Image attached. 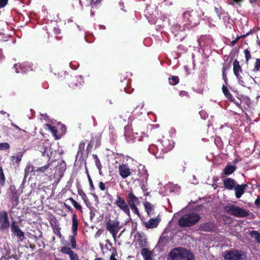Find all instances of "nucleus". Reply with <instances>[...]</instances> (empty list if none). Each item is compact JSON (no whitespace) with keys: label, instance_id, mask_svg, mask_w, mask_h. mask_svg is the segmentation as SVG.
Instances as JSON below:
<instances>
[{"label":"nucleus","instance_id":"9","mask_svg":"<svg viewBox=\"0 0 260 260\" xmlns=\"http://www.w3.org/2000/svg\"><path fill=\"white\" fill-rule=\"evenodd\" d=\"M10 225L8 215L6 211H0V230L8 231Z\"/></svg>","mask_w":260,"mask_h":260},{"label":"nucleus","instance_id":"13","mask_svg":"<svg viewBox=\"0 0 260 260\" xmlns=\"http://www.w3.org/2000/svg\"><path fill=\"white\" fill-rule=\"evenodd\" d=\"M135 238H137V241L140 248H144L148 246L147 239L144 233L138 232L135 235Z\"/></svg>","mask_w":260,"mask_h":260},{"label":"nucleus","instance_id":"47","mask_svg":"<svg viewBox=\"0 0 260 260\" xmlns=\"http://www.w3.org/2000/svg\"><path fill=\"white\" fill-rule=\"evenodd\" d=\"M86 173H87V177H88V181H89V185H90V188L91 190H94V186L93 185V182H92V180L90 177V176L88 173V171L87 170V169H86Z\"/></svg>","mask_w":260,"mask_h":260},{"label":"nucleus","instance_id":"60","mask_svg":"<svg viewBox=\"0 0 260 260\" xmlns=\"http://www.w3.org/2000/svg\"><path fill=\"white\" fill-rule=\"evenodd\" d=\"M254 204L257 208H260V198H258L255 200Z\"/></svg>","mask_w":260,"mask_h":260},{"label":"nucleus","instance_id":"18","mask_svg":"<svg viewBox=\"0 0 260 260\" xmlns=\"http://www.w3.org/2000/svg\"><path fill=\"white\" fill-rule=\"evenodd\" d=\"M118 170L120 176L123 179L127 178L131 174L130 169L127 165H120L118 167Z\"/></svg>","mask_w":260,"mask_h":260},{"label":"nucleus","instance_id":"26","mask_svg":"<svg viewBox=\"0 0 260 260\" xmlns=\"http://www.w3.org/2000/svg\"><path fill=\"white\" fill-rule=\"evenodd\" d=\"M222 91L225 97L230 102H234V98L229 91L227 87L224 85L222 86Z\"/></svg>","mask_w":260,"mask_h":260},{"label":"nucleus","instance_id":"57","mask_svg":"<svg viewBox=\"0 0 260 260\" xmlns=\"http://www.w3.org/2000/svg\"><path fill=\"white\" fill-rule=\"evenodd\" d=\"M239 108L242 109L241 107V101H236L234 99V102H233Z\"/></svg>","mask_w":260,"mask_h":260},{"label":"nucleus","instance_id":"31","mask_svg":"<svg viewBox=\"0 0 260 260\" xmlns=\"http://www.w3.org/2000/svg\"><path fill=\"white\" fill-rule=\"evenodd\" d=\"M46 126L48 127L49 129L51 131L52 135L55 138L56 140L59 139L60 136L57 135V129L54 126H52L49 124H46Z\"/></svg>","mask_w":260,"mask_h":260},{"label":"nucleus","instance_id":"7","mask_svg":"<svg viewBox=\"0 0 260 260\" xmlns=\"http://www.w3.org/2000/svg\"><path fill=\"white\" fill-rule=\"evenodd\" d=\"M106 229L112 234L115 239L117 233L121 229L120 222L118 220H109L106 224Z\"/></svg>","mask_w":260,"mask_h":260},{"label":"nucleus","instance_id":"20","mask_svg":"<svg viewBox=\"0 0 260 260\" xmlns=\"http://www.w3.org/2000/svg\"><path fill=\"white\" fill-rule=\"evenodd\" d=\"M224 187L228 190H233L236 187L237 182L231 178H225L223 180Z\"/></svg>","mask_w":260,"mask_h":260},{"label":"nucleus","instance_id":"48","mask_svg":"<svg viewBox=\"0 0 260 260\" xmlns=\"http://www.w3.org/2000/svg\"><path fill=\"white\" fill-rule=\"evenodd\" d=\"M244 0H231L229 2V4L232 6L237 5L239 6H241V4L244 2Z\"/></svg>","mask_w":260,"mask_h":260},{"label":"nucleus","instance_id":"19","mask_svg":"<svg viewBox=\"0 0 260 260\" xmlns=\"http://www.w3.org/2000/svg\"><path fill=\"white\" fill-rule=\"evenodd\" d=\"M160 220L158 216L155 218H151L149 219L148 221L145 222L144 224L147 229H154L157 227Z\"/></svg>","mask_w":260,"mask_h":260},{"label":"nucleus","instance_id":"22","mask_svg":"<svg viewBox=\"0 0 260 260\" xmlns=\"http://www.w3.org/2000/svg\"><path fill=\"white\" fill-rule=\"evenodd\" d=\"M14 68L15 69V71L17 73H25L30 70V67L24 63L19 64V65L15 64Z\"/></svg>","mask_w":260,"mask_h":260},{"label":"nucleus","instance_id":"15","mask_svg":"<svg viewBox=\"0 0 260 260\" xmlns=\"http://www.w3.org/2000/svg\"><path fill=\"white\" fill-rule=\"evenodd\" d=\"M199 230L205 232H213L216 229V224L214 222H206L201 223L199 228Z\"/></svg>","mask_w":260,"mask_h":260},{"label":"nucleus","instance_id":"64","mask_svg":"<svg viewBox=\"0 0 260 260\" xmlns=\"http://www.w3.org/2000/svg\"><path fill=\"white\" fill-rule=\"evenodd\" d=\"M95 216V214L92 212V211H90V219H92Z\"/></svg>","mask_w":260,"mask_h":260},{"label":"nucleus","instance_id":"38","mask_svg":"<svg viewBox=\"0 0 260 260\" xmlns=\"http://www.w3.org/2000/svg\"><path fill=\"white\" fill-rule=\"evenodd\" d=\"M92 156H93V159H94L95 166L99 171V173L101 174V172H102L101 170H102V165L100 162V160L98 156H97V155L93 154L92 155Z\"/></svg>","mask_w":260,"mask_h":260},{"label":"nucleus","instance_id":"37","mask_svg":"<svg viewBox=\"0 0 260 260\" xmlns=\"http://www.w3.org/2000/svg\"><path fill=\"white\" fill-rule=\"evenodd\" d=\"M51 163L49 162L44 166L38 168L37 169L35 170V172H37L38 173H45L49 168V167L51 166Z\"/></svg>","mask_w":260,"mask_h":260},{"label":"nucleus","instance_id":"27","mask_svg":"<svg viewBox=\"0 0 260 260\" xmlns=\"http://www.w3.org/2000/svg\"><path fill=\"white\" fill-rule=\"evenodd\" d=\"M77 235H74L73 234L72 235H70L69 237V239L70 240V244H68V246H70L71 247L70 248L73 249H76L77 248V242H76V236H77Z\"/></svg>","mask_w":260,"mask_h":260},{"label":"nucleus","instance_id":"41","mask_svg":"<svg viewBox=\"0 0 260 260\" xmlns=\"http://www.w3.org/2000/svg\"><path fill=\"white\" fill-rule=\"evenodd\" d=\"M112 253L110 256V260H118L117 250L115 248H112Z\"/></svg>","mask_w":260,"mask_h":260},{"label":"nucleus","instance_id":"6","mask_svg":"<svg viewBox=\"0 0 260 260\" xmlns=\"http://www.w3.org/2000/svg\"><path fill=\"white\" fill-rule=\"evenodd\" d=\"M156 147L157 151L155 153L156 158H162L161 153L164 154L168 152L172 149V146L169 144V141L167 140H163L158 143L157 145H153L151 146V148Z\"/></svg>","mask_w":260,"mask_h":260},{"label":"nucleus","instance_id":"58","mask_svg":"<svg viewBox=\"0 0 260 260\" xmlns=\"http://www.w3.org/2000/svg\"><path fill=\"white\" fill-rule=\"evenodd\" d=\"M64 206L66 207V208L69 211H70L71 212H73V208H72L71 206H70V205L67 204L66 203H64Z\"/></svg>","mask_w":260,"mask_h":260},{"label":"nucleus","instance_id":"46","mask_svg":"<svg viewBox=\"0 0 260 260\" xmlns=\"http://www.w3.org/2000/svg\"><path fill=\"white\" fill-rule=\"evenodd\" d=\"M93 140H90L89 143L88 144L86 149V153L87 155H88L89 153L91 151V149L92 148V147L93 146Z\"/></svg>","mask_w":260,"mask_h":260},{"label":"nucleus","instance_id":"11","mask_svg":"<svg viewBox=\"0 0 260 260\" xmlns=\"http://www.w3.org/2000/svg\"><path fill=\"white\" fill-rule=\"evenodd\" d=\"M238 162L237 159H235L233 161L235 164ZM237 169V167L235 165H231L230 163H228L225 167L221 173V177L222 178H225L233 173Z\"/></svg>","mask_w":260,"mask_h":260},{"label":"nucleus","instance_id":"44","mask_svg":"<svg viewBox=\"0 0 260 260\" xmlns=\"http://www.w3.org/2000/svg\"><path fill=\"white\" fill-rule=\"evenodd\" d=\"M254 72L260 71V58H257L254 63V66L253 69Z\"/></svg>","mask_w":260,"mask_h":260},{"label":"nucleus","instance_id":"16","mask_svg":"<svg viewBox=\"0 0 260 260\" xmlns=\"http://www.w3.org/2000/svg\"><path fill=\"white\" fill-rule=\"evenodd\" d=\"M126 201L129 207L140 204L139 199L132 191H128L126 197Z\"/></svg>","mask_w":260,"mask_h":260},{"label":"nucleus","instance_id":"34","mask_svg":"<svg viewBox=\"0 0 260 260\" xmlns=\"http://www.w3.org/2000/svg\"><path fill=\"white\" fill-rule=\"evenodd\" d=\"M86 141H83L80 143L78 147L77 155L82 156L85 150V146Z\"/></svg>","mask_w":260,"mask_h":260},{"label":"nucleus","instance_id":"54","mask_svg":"<svg viewBox=\"0 0 260 260\" xmlns=\"http://www.w3.org/2000/svg\"><path fill=\"white\" fill-rule=\"evenodd\" d=\"M8 0H0V8H3L6 6Z\"/></svg>","mask_w":260,"mask_h":260},{"label":"nucleus","instance_id":"14","mask_svg":"<svg viewBox=\"0 0 260 260\" xmlns=\"http://www.w3.org/2000/svg\"><path fill=\"white\" fill-rule=\"evenodd\" d=\"M60 251L63 254H68L70 260H80L78 254L69 246L61 247Z\"/></svg>","mask_w":260,"mask_h":260},{"label":"nucleus","instance_id":"2","mask_svg":"<svg viewBox=\"0 0 260 260\" xmlns=\"http://www.w3.org/2000/svg\"><path fill=\"white\" fill-rule=\"evenodd\" d=\"M201 219L200 215L192 212L181 216L178 220V225L182 228L190 227L197 223Z\"/></svg>","mask_w":260,"mask_h":260},{"label":"nucleus","instance_id":"21","mask_svg":"<svg viewBox=\"0 0 260 260\" xmlns=\"http://www.w3.org/2000/svg\"><path fill=\"white\" fill-rule=\"evenodd\" d=\"M248 187L246 184H237L236 187L234 188L235 191V196L237 199L240 198L242 196L244 193L245 190Z\"/></svg>","mask_w":260,"mask_h":260},{"label":"nucleus","instance_id":"42","mask_svg":"<svg viewBox=\"0 0 260 260\" xmlns=\"http://www.w3.org/2000/svg\"><path fill=\"white\" fill-rule=\"evenodd\" d=\"M222 19L224 23L228 24H231L232 20L231 18V16L227 12H225L224 14L222 15Z\"/></svg>","mask_w":260,"mask_h":260},{"label":"nucleus","instance_id":"40","mask_svg":"<svg viewBox=\"0 0 260 260\" xmlns=\"http://www.w3.org/2000/svg\"><path fill=\"white\" fill-rule=\"evenodd\" d=\"M214 10L219 19H221V16L224 14L225 11L224 10L221 8V7H219V8H217L215 7Z\"/></svg>","mask_w":260,"mask_h":260},{"label":"nucleus","instance_id":"39","mask_svg":"<svg viewBox=\"0 0 260 260\" xmlns=\"http://www.w3.org/2000/svg\"><path fill=\"white\" fill-rule=\"evenodd\" d=\"M68 200L70 201L74 206V207L78 210L82 212V207L73 198H70L68 199Z\"/></svg>","mask_w":260,"mask_h":260},{"label":"nucleus","instance_id":"59","mask_svg":"<svg viewBox=\"0 0 260 260\" xmlns=\"http://www.w3.org/2000/svg\"><path fill=\"white\" fill-rule=\"evenodd\" d=\"M222 78L225 82V83L227 84L228 79L226 72H222Z\"/></svg>","mask_w":260,"mask_h":260},{"label":"nucleus","instance_id":"28","mask_svg":"<svg viewBox=\"0 0 260 260\" xmlns=\"http://www.w3.org/2000/svg\"><path fill=\"white\" fill-rule=\"evenodd\" d=\"M35 168L31 164H28L24 169L23 180H25L30 172H35Z\"/></svg>","mask_w":260,"mask_h":260},{"label":"nucleus","instance_id":"8","mask_svg":"<svg viewBox=\"0 0 260 260\" xmlns=\"http://www.w3.org/2000/svg\"><path fill=\"white\" fill-rule=\"evenodd\" d=\"M125 214L130 216V209L126 201L122 197L118 194L114 203Z\"/></svg>","mask_w":260,"mask_h":260},{"label":"nucleus","instance_id":"43","mask_svg":"<svg viewBox=\"0 0 260 260\" xmlns=\"http://www.w3.org/2000/svg\"><path fill=\"white\" fill-rule=\"evenodd\" d=\"M93 140V144L95 143V145L96 146H99L100 145L101 141V137L100 135H95L94 136H92L91 137L90 140Z\"/></svg>","mask_w":260,"mask_h":260},{"label":"nucleus","instance_id":"12","mask_svg":"<svg viewBox=\"0 0 260 260\" xmlns=\"http://www.w3.org/2000/svg\"><path fill=\"white\" fill-rule=\"evenodd\" d=\"M233 72L239 82L243 83L244 82L242 80V77L240 75V73H242V69L240 65L239 61L237 59L233 62Z\"/></svg>","mask_w":260,"mask_h":260},{"label":"nucleus","instance_id":"32","mask_svg":"<svg viewBox=\"0 0 260 260\" xmlns=\"http://www.w3.org/2000/svg\"><path fill=\"white\" fill-rule=\"evenodd\" d=\"M250 236L254 238L256 242L260 244V233L256 231H251L249 232Z\"/></svg>","mask_w":260,"mask_h":260},{"label":"nucleus","instance_id":"1","mask_svg":"<svg viewBox=\"0 0 260 260\" xmlns=\"http://www.w3.org/2000/svg\"><path fill=\"white\" fill-rule=\"evenodd\" d=\"M171 260H194L193 254L188 250L182 248H175L169 254Z\"/></svg>","mask_w":260,"mask_h":260},{"label":"nucleus","instance_id":"17","mask_svg":"<svg viewBox=\"0 0 260 260\" xmlns=\"http://www.w3.org/2000/svg\"><path fill=\"white\" fill-rule=\"evenodd\" d=\"M50 223L54 234L61 239L62 236L60 233L61 228L59 227L57 220L55 218L52 219L50 221Z\"/></svg>","mask_w":260,"mask_h":260},{"label":"nucleus","instance_id":"3","mask_svg":"<svg viewBox=\"0 0 260 260\" xmlns=\"http://www.w3.org/2000/svg\"><path fill=\"white\" fill-rule=\"evenodd\" d=\"M200 17L196 11H186L183 14V25L186 27H192L200 23Z\"/></svg>","mask_w":260,"mask_h":260},{"label":"nucleus","instance_id":"29","mask_svg":"<svg viewBox=\"0 0 260 260\" xmlns=\"http://www.w3.org/2000/svg\"><path fill=\"white\" fill-rule=\"evenodd\" d=\"M69 86L73 89H75L76 88H80L82 84L78 81L77 78H74L72 79L69 83Z\"/></svg>","mask_w":260,"mask_h":260},{"label":"nucleus","instance_id":"5","mask_svg":"<svg viewBox=\"0 0 260 260\" xmlns=\"http://www.w3.org/2000/svg\"><path fill=\"white\" fill-rule=\"evenodd\" d=\"M223 256L225 260H243L247 258L245 252L237 249L225 250L223 253Z\"/></svg>","mask_w":260,"mask_h":260},{"label":"nucleus","instance_id":"53","mask_svg":"<svg viewBox=\"0 0 260 260\" xmlns=\"http://www.w3.org/2000/svg\"><path fill=\"white\" fill-rule=\"evenodd\" d=\"M179 95L180 96H189V93L187 91H184V90H181L179 91Z\"/></svg>","mask_w":260,"mask_h":260},{"label":"nucleus","instance_id":"52","mask_svg":"<svg viewBox=\"0 0 260 260\" xmlns=\"http://www.w3.org/2000/svg\"><path fill=\"white\" fill-rule=\"evenodd\" d=\"M230 68H231V63H230L224 64L222 67V72H226V71L229 70Z\"/></svg>","mask_w":260,"mask_h":260},{"label":"nucleus","instance_id":"35","mask_svg":"<svg viewBox=\"0 0 260 260\" xmlns=\"http://www.w3.org/2000/svg\"><path fill=\"white\" fill-rule=\"evenodd\" d=\"M22 156L23 154L22 152L18 153L16 156H13L12 157V161L13 164H19L22 159Z\"/></svg>","mask_w":260,"mask_h":260},{"label":"nucleus","instance_id":"61","mask_svg":"<svg viewBox=\"0 0 260 260\" xmlns=\"http://www.w3.org/2000/svg\"><path fill=\"white\" fill-rule=\"evenodd\" d=\"M55 38L57 40L60 41V40H62V36L61 35V34L60 35H55Z\"/></svg>","mask_w":260,"mask_h":260},{"label":"nucleus","instance_id":"33","mask_svg":"<svg viewBox=\"0 0 260 260\" xmlns=\"http://www.w3.org/2000/svg\"><path fill=\"white\" fill-rule=\"evenodd\" d=\"M168 243V238L166 236L160 237L158 242V245L161 247L167 246Z\"/></svg>","mask_w":260,"mask_h":260},{"label":"nucleus","instance_id":"4","mask_svg":"<svg viewBox=\"0 0 260 260\" xmlns=\"http://www.w3.org/2000/svg\"><path fill=\"white\" fill-rule=\"evenodd\" d=\"M224 211L229 214L238 218L246 217L250 215V211L234 205L223 207Z\"/></svg>","mask_w":260,"mask_h":260},{"label":"nucleus","instance_id":"36","mask_svg":"<svg viewBox=\"0 0 260 260\" xmlns=\"http://www.w3.org/2000/svg\"><path fill=\"white\" fill-rule=\"evenodd\" d=\"M180 81L179 78L177 76H172L169 78V84L171 85L174 86L179 83Z\"/></svg>","mask_w":260,"mask_h":260},{"label":"nucleus","instance_id":"56","mask_svg":"<svg viewBox=\"0 0 260 260\" xmlns=\"http://www.w3.org/2000/svg\"><path fill=\"white\" fill-rule=\"evenodd\" d=\"M54 34L55 35H60L61 30L58 27H54L53 28Z\"/></svg>","mask_w":260,"mask_h":260},{"label":"nucleus","instance_id":"62","mask_svg":"<svg viewBox=\"0 0 260 260\" xmlns=\"http://www.w3.org/2000/svg\"><path fill=\"white\" fill-rule=\"evenodd\" d=\"M237 43V42L235 40H234L231 41L229 45L231 47H234Z\"/></svg>","mask_w":260,"mask_h":260},{"label":"nucleus","instance_id":"49","mask_svg":"<svg viewBox=\"0 0 260 260\" xmlns=\"http://www.w3.org/2000/svg\"><path fill=\"white\" fill-rule=\"evenodd\" d=\"M130 208H131V210H132V211L134 213L137 214L139 217H140L141 214H140L139 209L137 207V205L133 206L131 207Z\"/></svg>","mask_w":260,"mask_h":260},{"label":"nucleus","instance_id":"45","mask_svg":"<svg viewBox=\"0 0 260 260\" xmlns=\"http://www.w3.org/2000/svg\"><path fill=\"white\" fill-rule=\"evenodd\" d=\"M244 53L245 55L246 61V62H248L251 58L250 51L248 49H246L244 50Z\"/></svg>","mask_w":260,"mask_h":260},{"label":"nucleus","instance_id":"63","mask_svg":"<svg viewBox=\"0 0 260 260\" xmlns=\"http://www.w3.org/2000/svg\"><path fill=\"white\" fill-rule=\"evenodd\" d=\"M90 1L91 4L93 3V4H95L100 3L101 0H90Z\"/></svg>","mask_w":260,"mask_h":260},{"label":"nucleus","instance_id":"50","mask_svg":"<svg viewBox=\"0 0 260 260\" xmlns=\"http://www.w3.org/2000/svg\"><path fill=\"white\" fill-rule=\"evenodd\" d=\"M10 148V145L8 143H0V149L1 150H7Z\"/></svg>","mask_w":260,"mask_h":260},{"label":"nucleus","instance_id":"25","mask_svg":"<svg viewBox=\"0 0 260 260\" xmlns=\"http://www.w3.org/2000/svg\"><path fill=\"white\" fill-rule=\"evenodd\" d=\"M141 253L145 260H152L151 257L152 252L148 248L146 247L142 248Z\"/></svg>","mask_w":260,"mask_h":260},{"label":"nucleus","instance_id":"23","mask_svg":"<svg viewBox=\"0 0 260 260\" xmlns=\"http://www.w3.org/2000/svg\"><path fill=\"white\" fill-rule=\"evenodd\" d=\"M72 233L74 235H77V231L78 228V220L77 219V215L74 213L73 214L72 217Z\"/></svg>","mask_w":260,"mask_h":260},{"label":"nucleus","instance_id":"30","mask_svg":"<svg viewBox=\"0 0 260 260\" xmlns=\"http://www.w3.org/2000/svg\"><path fill=\"white\" fill-rule=\"evenodd\" d=\"M10 197L13 206H17L19 203L18 193L15 191L12 192Z\"/></svg>","mask_w":260,"mask_h":260},{"label":"nucleus","instance_id":"10","mask_svg":"<svg viewBox=\"0 0 260 260\" xmlns=\"http://www.w3.org/2000/svg\"><path fill=\"white\" fill-rule=\"evenodd\" d=\"M11 232L15 234V235L19 239V241H22L25 239V235L16 221H13L11 225Z\"/></svg>","mask_w":260,"mask_h":260},{"label":"nucleus","instance_id":"51","mask_svg":"<svg viewBox=\"0 0 260 260\" xmlns=\"http://www.w3.org/2000/svg\"><path fill=\"white\" fill-rule=\"evenodd\" d=\"M0 181L3 184L5 181V177L3 169H0Z\"/></svg>","mask_w":260,"mask_h":260},{"label":"nucleus","instance_id":"24","mask_svg":"<svg viewBox=\"0 0 260 260\" xmlns=\"http://www.w3.org/2000/svg\"><path fill=\"white\" fill-rule=\"evenodd\" d=\"M145 209L148 216H151L153 214L154 205H152L149 202H145L144 203Z\"/></svg>","mask_w":260,"mask_h":260},{"label":"nucleus","instance_id":"55","mask_svg":"<svg viewBox=\"0 0 260 260\" xmlns=\"http://www.w3.org/2000/svg\"><path fill=\"white\" fill-rule=\"evenodd\" d=\"M99 186L100 189L102 191H104L106 190V187L105 186V184L103 182H100L99 184Z\"/></svg>","mask_w":260,"mask_h":260}]
</instances>
